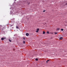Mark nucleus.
Returning a JSON list of instances; mask_svg holds the SVG:
<instances>
[{"mask_svg": "<svg viewBox=\"0 0 67 67\" xmlns=\"http://www.w3.org/2000/svg\"><path fill=\"white\" fill-rule=\"evenodd\" d=\"M39 30V29L38 28L37 29V31H36V32H37V33L38 32Z\"/></svg>", "mask_w": 67, "mask_h": 67, "instance_id": "f257e3e1", "label": "nucleus"}, {"mask_svg": "<svg viewBox=\"0 0 67 67\" xmlns=\"http://www.w3.org/2000/svg\"><path fill=\"white\" fill-rule=\"evenodd\" d=\"M29 34L28 33H26V36H29Z\"/></svg>", "mask_w": 67, "mask_h": 67, "instance_id": "f03ea898", "label": "nucleus"}, {"mask_svg": "<svg viewBox=\"0 0 67 67\" xmlns=\"http://www.w3.org/2000/svg\"><path fill=\"white\" fill-rule=\"evenodd\" d=\"M4 39H5V37H4V38H1V40H4Z\"/></svg>", "mask_w": 67, "mask_h": 67, "instance_id": "7ed1b4c3", "label": "nucleus"}, {"mask_svg": "<svg viewBox=\"0 0 67 67\" xmlns=\"http://www.w3.org/2000/svg\"><path fill=\"white\" fill-rule=\"evenodd\" d=\"M63 38L62 37H61L60 38V40H62V39H63Z\"/></svg>", "mask_w": 67, "mask_h": 67, "instance_id": "20e7f679", "label": "nucleus"}, {"mask_svg": "<svg viewBox=\"0 0 67 67\" xmlns=\"http://www.w3.org/2000/svg\"><path fill=\"white\" fill-rule=\"evenodd\" d=\"M45 31H43V34H45Z\"/></svg>", "mask_w": 67, "mask_h": 67, "instance_id": "39448f33", "label": "nucleus"}, {"mask_svg": "<svg viewBox=\"0 0 67 67\" xmlns=\"http://www.w3.org/2000/svg\"><path fill=\"white\" fill-rule=\"evenodd\" d=\"M63 30L64 29H61V30L62 31H63Z\"/></svg>", "mask_w": 67, "mask_h": 67, "instance_id": "423d86ee", "label": "nucleus"}, {"mask_svg": "<svg viewBox=\"0 0 67 67\" xmlns=\"http://www.w3.org/2000/svg\"><path fill=\"white\" fill-rule=\"evenodd\" d=\"M57 33H58L57 32H55V34H57Z\"/></svg>", "mask_w": 67, "mask_h": 67, "instance_id": "0eeeda50", "label": "nucleus"}, {"mask_svg": "<svg viewBox=\"0 0 67 67\" xmlns=\"http://www.w3.org/2000/svg\"><path fill=\"white\" fill-rule=\"evenodd\" d=\"M16 29H19V27L18 26H16Z\"/></svg>", "mask_w": 67, "mask_h": 67, "instance_id": "6e6552de", "label": "nucleus"}, {"mask_svg": "<svg viewBox=\"0 0 67 67\" xmlns=\"http://www.w3.org/2000/svg\"><path fill=\"white\" fill-rule=\"evenodd\" d=\"M9 41L10 42H11V40L10 39L9 40Z\"/></svg>", "mask_w": 67, "mask_h": 67, "instance_id": "1a4fd4ad", "label": "nucleus"}, {"mask_svg": "<svg viewBox=\"0 0 67 67\" xmlns=\"http://www.w3.org/2000/svg\"><path fill=\"white\" fill-rule=\"evenodd\" d=\"M36 60H37H37H38V59H36Z\"/></svg>", "mask_w": 67, "mask_h": 67, "instance_id": "9d476101", "label": "nucleus"}, {"mask_svg": "<svg viewBox=\"0 0 67 67\" xmlns=\"http://www.w3.org/2000/svg\"><path fill=\"white\" fill-rule=\"evenodd\" d=\"M59 28H57V30H59Z\"/></svg>", "mask_w": 67, "mask_h": 67, "instance_id": "9b49d317", "label": "nucleus"}, {"mask_svg": "<svg viewBox=\"0 0 67 67\" xmlns=\"http://www.w3.org/2000/svg\"><path fill=\"white\" fill-rule=\"evenodd\" d=\"M47 34H49V32L47 31Z\"/></svg>", "mask_w": 67, "mask_h": 67, "instance_id": "f8f14e48", "label": "nucleus"}, {"mask_svg": "<svg viewBox=\"0 0 67 67\" xmlns=\"http://www.w3.org/2000/svg\"><path fill=\"white\" fill-rule=\"evenodd\" d=\"M23 42H24V44H25V41H24Z\"/></svg>", "mask_w": 67, "mask_h": 67, "instance_id": "ddd939ff", "label": "nucleus"}, {"mask_svg": "<svg viewBox=\"0 0 67 67\" xmlns=\"http://www.w3.org/2000/svg\"><path fill=\"white\" fill-rule=\"evenodd\" d=\"M47 61V62H48V61H49V60H48Z\"/></svg>", "mask_w": 67, "mask_h": 67, "instance_id": "4468645a", "label": "nucleus"}, {"mask_svg": "<svg viewBox=\"0 0 67 67\" xmlns=\"http://www.w3.org/2000/svg\"><path fill=\"white\" fill-rule=\"evenodd\" d=\"M43 12H45V10H43Z\"/></svg>", "mask_w": 67, "mask_h": 67, "instance_id": "2eb2a0df", "label": "nucleus"}, {"mask_svg": "<svg viewBox=\"0 0 67 67\" xmlns=\"http://www.w3.org/2000/svg\"><path fill=\"white\" fill-rule=\"evenodd\" d=\"M47 62H48L47 61H46V63H47Z\"/></svg>", "mask_w": 67, "mask_h": 67, "instance_id": "dca6fc26", "label": "nucleus"}, {"mask_svg": "<svg viewBox=\"0 0 67 67\" xmlns=\"http://www.w3.org/2000/svg\"><path fill=\"white\" fill-rule=\"evenodd\" d=\"M65 5H67V3L65 4Z\"/></svg>", "mask_w": 67, "mask_h": 67, "instance_id": "f3484780", "label": "nucleus"}, {"mask_svg": "<svg viewBox=\"0 0 67 67\" xmlns=\"http://www.w3.org/2000/svg\"><path fill=\"white\" fill-rule=\"evenodd\" d=\"M15 1H16V0H15Z\"/></svg>", "mask_w": 67, "mask_h": 67, "instance_id": "a211bd4d", "label": "nucleus"}, {"mask_svg": "<svg viewBox=\"0 0 67 67\" xmlns=\"http://www.w3.org/2000/svg\"><path fill=\"white\" fill-rule=\"evenodd\" d=\"M13 50H14V49H13Z\"/></svg>", "mask_w": 67, "mask_h": 67, "instance_id": "6ab92c4d", "label": "nucleus"}]
</instances>
